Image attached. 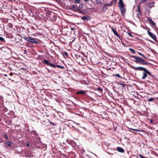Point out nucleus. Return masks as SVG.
Masks as SVG:
<instances>
[{"label":"nucleus","instance_id":"nucleus-12","mask_svg":"<svg viewBox=\"0 0 158 158\" xmlns=\"http://www.w3.org/2000/svg\"><path fill=\"white\" fill-rule=\"evenodd\" d=\"M87 91H86V92ZM85 94V91L83 90H81L80 91H79L78 92H76V94H81V95H84Z\"/></svg>","mask_w":158,"mask_h":158},{"label":"nucleus","instance_id":"nucleus-32","mask_svg":"<svg viewBox=\"0 0 158 158\" xmlns=\"http://www.w3.org/2000/svg\"><path fill=\"white\" fill-rule=\"evenodd\" d=\"M97 90H99V91H102V89L100 88H97Z\"/></svg>","mask_w":158,"mask_h":158},{"label":"nucleus","instance_id":"nucleus-40","mask_svg":"<svg viewBox=\"0 0 158 158\" xmlns=\"http://www.w3.org/2000/svg\"><path fill=\"white\" fill-rule=\"evenodd\" d=\"M63 0V1H64L65 0Z\"/></svg>","mask_w":158,"mask_h":158},{"label":"nucleus","instance_id":"nucleus-25","mask_svg":"<svg viewBox=\"0 0 158 158\" xmlns=\"http://www.w3.org/2000/svg\"><path fill=\"white\" fill-rule=\"evenodd\" d=\"M138 155L139 156V157H140V158H145L144 157L142 154H138Z\"/></svg>","mask_w":158,"mask_h":158},{"label":"nucleus","instance_id":"nucleus-39","mask_svg":"<svg viewBox=\"0 0 158 158\" xmlns=\"http://www.w3.org/2000/svg\"><path fill=\"white\" fill-rule=\"evenodd\" d=\"M85 0V1H88L89 0Z\"/></svg>","mask_w":158,"mask_h":158},{"label":"nucleus","instance_id":"nucleus-9","mask_svg":"<svg viewBox=\"0 0 158 158\" xmlns=\"http://www.w3.org/2000/svg\"><path fill=\"white\" fill-rule=\"evenodd\" d=\"M112 31L114 33V35H116L118 38L120 40H121V38L119 35V34L117 32V31L114 29L113 28L111 29Z\"/></svg>","mask_w":158,"mask_h":158},{"label":"nucleus","instance_id":"nucleus-23","mask_svg":"<svg viewBox=\"0 0 158 158\" xmlns=\"http://www.w3.org/2000/svg\"><path fill=\"white\" fill-rule=\"evenodd\" d=\"M5 144L8 146H10V142L7 141L5 143Z\"/></svg>","mask_w":158,"mask_h":158},{"label":"nucleus","instance_id":"nucleus-4","mask_svg":"<svg viewBox=\"0 0 158 158\" xmlns=\"http://www.w3.org/2000/svg\"><path fill=\"white\" fill-rule=\"evenodd\" d=\"M23 38L25 40L28 41V42L31 43H35L36 44H37L39 43V42L35 38H32L30 36H28V37H24Z\"/></svg>","mask_w":158,"mask_h":158},{"label":"nucleus","instance_id":"nucleus-18","mask_svg":"<svg viewBox=\"0 0 158 158\" xmlns=\"http://www.w3.org/2000/svg\"><path fill=\"white\" fill-rule=\"evenodd\" d=\"M113 76H114L117 77H118L119 78H121V79L122 78V77L119 74H116L115 75L114 74L113 75Z\"/></svg>","mask_w":158,"mask_h":158},{"label":"nucleus","instance_id":"nucleus-30","mask_svg":"<svg viewBox=\"0 0 158 158\" xmlns=\"http://www.w3.org/2000/svg\"><path fill=\"white\" fill-rule=\"evenodd\" d=\"M83 7V6L82 4H80L79 5V7L81 8H82Z\"/></svg>","mask_w":158,"mask_h":158},{"label":"nucleus","instance_id":"nucleus-35","mask_svg":"<svg viewBox=\"0 0 158 158\" xmlns=\"http://www.w3.org/2000/svg\"><path fill=\"white\" fill-rule=\"evenodd\" d=\"M10 75L12 76L13 75V73H10Z\"/></svg>","mask_w":158,"mask_h":158},{"label":"nucleus","instance_id":"nucleus-36","mask_svg":"<svg viewBox=\"0 0 158 158\" xmlns=\"http://www.w3.org/2000/svg\"><path fill=\"white\" fill-rule=\"evenodd\" d=\"M51 124H52L53 126H54V125H55V124H54L53 123H51Z\"/></svg>","mask_w":158,"mask_h":158},{"label":"nucleus","instance_id":"nucleus-38","mask_svg":"<svg viewBox=\"0 0 158 158\" xmlns=\"http://www.w3.org/2000/svg\"><path fill=\"white\" fill-rule=\"evenodd\" d=\"M150 122H152V119H151V120H150Z\"/></svg>","mask_w":158,"mask_h":158},{"label":"nucleus","instance_id":"nucleus-3","mask_svg":"<svg viewBox=\"0 0 158 158\" xmlns=\"http://www.w3.org/2000/svg\"><path fill=\"white\" fill-rule=\"evenodd\" d=\"M44 62L45 64L49 65V66H51L52 67H54V68H56V67H57L59 68H60L61 69H63L64 68V66H60L59 65H55L54 64H53L52 63H49L48 61L46 60V59H44Z\"/></svg>","mask_w":158,"mask_h":158},{"label":"nucleus","instance_id":"nucleus-8","mask_svg":"<svg viewBox=\"0 0 158 158\" xmlns=\"http://www.w3.org/2000/svg\"><path fill=\"white\" fill-rule=\"evenodd\" d=\"M69 9L76 11H79V9L77 8L76 7V5L74 4L72 5L71 6L69 7Z\"/></svg>","mask_w":158,"mask_h":158},{"label":"nucleus","instance_id":"nucleus-2","mask_svg":"<svg viewBox=\"0 0 158 158\" xmlns=\"http://www.w3.org/2000/svg\"><path fill=\"white\" fill-rule=\"evenodd\" d=\"M118 5L122 15L124 16L126 13V9L125 8V5L123 3V0H119Z\"/></svg>","mask_w":158,"mask_h":158},{"label":"nucleus","instance_id":"nucleus-19","mask_svg":"<svg viewBox=\"0 0 158 158\" xmlns=\"http://www.w3.org/2000/svg\"><path fill=\"white\" fill-rule=\"evenodd\" d=\"M0 40L4 43H5L6 42L4 39L1 36H0Z\"/></svg>","mask_w":158,"mask_h":158},{"label":"nucleus","instance_id":"nucleus-27","mask_svg":"<svg viewBox=\"0 0 158 158\" xmlns=\"http://www.w3.org/2000/svg\"><path fill=\"white\" fill-rule=\"evenodd\" d=\"M138 53L139 55L142 56H143V57H144V58H146V57L144 55H143V54H142L141 53H140L139 52H138Z\"/></svg>","mask_w":158,"mask_h":158},{"label":"nucleus","instance_id":"nucleus-33","mask_svg":"<svg viewBox=\"0 0 158 158\" xmlns=\"http://www.w3.org/2000/svg\"><path fill=\"white\" fill-rule=\"evenodd\" d=\"M75 29V28H73V27L71 28H70L71 30H74Z\"/></svg>","mask_w":158,"mask_h":158},{"label":"nucleus","instance_id":"nucleus-34","mask_svg":"<svg viewBox=\"0 0 158 158\" xmlns=\"http://www.w3.org/2000/svg\"><path fill=\"white\" fill-rule=\"evenodd\" d=\"M3 98H2V97L1 96H0V99H2Z\"/></svg>","mask_w":158,"mask_h":158},{"label":"nucleus","instance_id":"nucleus-15","mask_svg":"<svg viewBox=\"0 0 158 158\" xmlns=\"http://www.w3.org/2000/svg\"><path fill=\"white\" fill-rule=\"evenodd\" d=\"M154 2H152L149 3L148 6V8H151L152 7L154 6Z\"/></svg>","mask_w":158,"mask_h":158},{"label":"nucleus","instance_id":"nucleus-20","mask_svg":"<svg viewBox=\"0 0 158 158\" xmlns=\"http://www.w3.org/2000/svg\"><path fill=\"white\" fill-rule=\"evenodd\" d=\"M155 100V98H152L148 99V101L149 102H152Z\"/></svg>","mask_w":158,"mask_h":158},{"label":"nucleus","instance_id":"nucleus-11","mask_svg":"<svg viewBox=\"0 0 158 158\" xmlns=\"http://www.w3.org/2000/svg\"><path fill=\"white\" fill-rule=\"evenodd\" d=\"M90 18L89 16H83L81 18V19L83 20H86L88 21L90 20Z\"/></svg>","mask_w":158,"mask_h":158},{"label":"nucleus","instance_id":"nucleus-6","mask_svg":"<svg viewBox=\"0 0 158 158\" xmlns=\"http://www.w3.org/2000/svg\"><path fill=\"white\" fill-rule=\"evenodd\" d=\"M133 68L135 70L143 71H147V69L146 68L141 67H133Z\"/></svg>","mask_w":158,"mask_h":158},{"label":"nucleus","instance_id":"nucleus-26","mask_svg":"<svg viewBox=\"0 0 158 158\" xmlns=\"http://www.w3.org/2000/svg\"><path fill=\"white\" fill-rule=\"evenodd\" d=\"M127 34L128 35L130 36V37H133V35L131 34V33H130V32H127Z\"/></svg>","mask_w":158,"mask_h":158},{"label":"nucleus","instance_id":"nucleus-37","mask_svg":"<svg viewBox=\"0 0 158 158\" xmlns=\"http://www.w3.org/2000/svg\"><path fill=\"white\" fill-rule=\"evenodd\" d=\"M27 145L28 147L29 145V144L28 143H27Z\"/></svg>","mask_w":158,"mask_h":158},{"label":"nucleus","instance_id":"nucleus-21","mask_svg":"<svg viewBox=\"0 0 158 158\" xmlns=\"http://www.w3.org/2000/svg\"><path fill=\"white\" fill-rule=\"evenodd\" d=\"M78 11L80 12L81 13L83 14H85L86 13V12L84 10H81L80 9H79V11Z\"/></svg>","mask_w":158,"mask_h":158},{"label":"nucleus","instance_id":"nucleus-10","mask_svg":"<svg viewBox=\"0 0 158 158\" xmlns=\"http://www.w3.org/2000/svg\"><path fill=\"white\" fill-rule=\"evenodd\" d=\"M147 20L148 21L149 23L153 25L154 26L156 27V24L152 20L149 18H147Z\"/></svg>","mask_w":158,"mask_h":158},{"label":"nucleus","instance_id":"nucleus-16","mask_svg":"<svg viewBox=\"0 0 158 158\" xmlns=\"http://www.w3.org/2000/svg\"><path fill=\"white\" fill-rule=\"evenodd\" d=\"M116 1H117V0H112V1L110 2V4H107L106 5L107 6H110L112 4L113 2H114V3H115Z\"/></svg>","mask_w":158,"mask_h":158},{"label":"nucleus","instance_id":"nucleus-7","mask_svg":"<svg viewBox=\"0 0 158 158\" xmlns=\"http://www.w3.org/2000/svg\"><path fill=\"white\" fill-rule=\"evenodd\" d=\"M147 32L148 35L152 38L156 42V36L155 35L153 34L150 31H148Z\"/></svg>","mask_w":158,"mask_h":158},{"label":"nucleus","instance_id":"nucleus-22","mask_svg":"<svg viewBox=\"0 0 158 158\" xmlns=\"http://www.w3.org/2000/svg\"><path fill=\"white\" fill-rule=\"evenodd\" d=\"M129 50L133 54H135V51L134 49L132 48H130Z\"/></svg>","mask_w":158,"mask_h":158},{"label":"nucleus","instance_id":"nucleus-14","mask_svg":"<svg viewBox=\"0 0 158 158\" xmlns=\"http://www.w3.org/2000/svg\"><path fill=\"white\" fill-rule=\"evenodd\" d=\"M137 11V15L138 16H139L140 15H141V12L140 9V7L139 6H138V10Z\"/></svg>","mask_w":158,"mask_h":158},{"label":"nucleus","instance_id":"nucleus-29","mask_svg":"<svg viewBox=\"0 0 158 158\" xmlns=\"http://www.w3.org/2000/svg\"><path fill=\"white\" fill-rule=\"evenodd\" d=\"M131 129L133 130H134V131H140L139 130H138V129Z\"/></svg>","mask_w":158,"mask_h":158},{"label":"nucleus","instance_id":"nucleus-13","mask_svg":"<svg viewBox=\"0 0 158 158\" xmlns=\"http://www.w3.org/2000/svg\"><path fill=\"white\" fill-rule=\"evenodd\" d=\"M117 150L121 153H123L124 152V149L120 147H118L117 148Z\"/></svg>","mask_w":158,"mask_h":158},{"label":"nucleus","instance_id":"nucleus-17","mask_svg":"<svg viewBox=\"0 0 158 158\" xmlns=\"http://www.w3.org/2000/svg\"><path fill=\"white\" fill-rule=\"evenodd\" d=\"M118 84L120 85L123 89L124 88L126 87L125 85L124 84L118 83Z\"/></svg>","mask_w":158,"mask_h":158},{"label":"nucleus","instance_id":"nucleus-24","mask_svg":"<svg viewBox=\"0 0 158 158\" xmlns=\"http://www.w3.org/2000/svg\"><path fill=\"white\" fill-rule=\"evenodd\" d=\"M3 137L4 138L6 139H8V137L7 135L6 134H4L3 136Z\"/></svg>","mask_w":158,"mask_h":158},{"label":"nucleus","instance_id":"nucleus-41","mask_svg":"<svg viewBox=\"0 0 158 158\" xmlns=\"http://www.w3.org/2000/svg\"><path fill=\"white\" fill-rule=\"evenodd\" d=\"M2 142H0L2 143Z\"/></svg>","mask_w":158,"mask_h":158},{"label":"nucleus","instance_id":"nucleus-28","mask_svg":"<svg viewBox=\"0 0 158 158\" xmlns=\"http://www.w3.org/2000/svg\"><path fill=\"white\" fill-rule=\"evenodd\" d=\"M75 2L77 3H80V0H75Z\"/></svg>","mask_w":158,"mask_h":158},{"label":"nucleus","instance_id":"nucleus-31","mask_svg":"<svg viewBox=\"0 0 158 158\" xmlns=\"http://www.w3.org/2000/svg\"><path fill=\"white\" fill-rule=\"evenodd\" d=\"M64 54L65 55H66V56H68V53L66 52H64Z\"/></svg>","mask_w":158,"mask_h":158},{"label":"nucleus","instance_id":"nucleus-1","mask_svg":"<svg viewBox=\"0 0 158 158\" xmlns=\"http://www.w3.org/2000/svg\"><path fill=\"white\" fill-rule=\"evenodd\" d=\"M131 57L134 58H135L133 61L135 62L137 64H141L147 65L148 64V62L145 61L142 58L139 56H131Z\"/></svg>","mask_w":158,"mask_h":158},{"label":"nucleus","instance_id":"nucleus-5","mask_svg":"<svg viewBox=\"0 0 158 158\" xmlns=\"http://www.w3.org/2000/svg\"><path fill=\"white\" fill-rule=\"evenodd\" d=\"M147 74L151 75V73L147 69V71H143V76L142 77V79H145L147 77Z\"/></svg>","mask_w":158,"mask_h":158}]
</instances>
